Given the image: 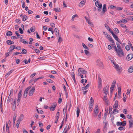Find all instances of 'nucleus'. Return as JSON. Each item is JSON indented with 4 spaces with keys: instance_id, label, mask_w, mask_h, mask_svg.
<instances>
[{
    "instance_id": "nucleus-1",
    "label": "nucleus",
    "mask_w": 133,
    "mask_h": 133,
    "mask_svg": "<svg viewBox=\"0 0 133 133\" xmlns=\"http://www.w3.org/2000/svg\"><path fill=\"white\" fill-rule=\"evenodd\" d=\"M126 123V121H124L122 122H117L116 125L117 126L122 125L123 126H124L125 125Z\"/></svg>"
},
{
    "instance_id": "nucleus-2",
    "label": "nucleus",
    "mask_w": 133,
    "mask_h": 133,
    "mask_svg": "<svg viewBox=\"0 0 133 133\" xmlns=\"http://www.w3.org/2000/svg\"><path fill=\"white\" fill-rule=\"evenodd\" d=\"M116 51V52L118 55L119 56H121V55L124 56V54L123 53V51H122V49H119L118 50L117 49V51Z\"/></svg>"
},
{
    "instance_id": "nucleus-3",
    "label": "nucleus",
    "mask_w": 133,
    "mask_h": 133,
    "mask_svg": "<svg viewBox=\"0 0 133 133\" xmlns=\"http://www.w3.org/2000/svg\"><path fill=\"white\" fill-rule=\"evenodd\" d=\"M116 81H114L112 84L111 87L110 88V91L111 92H113L114 89L115 88L116 84Z\"/></svg>"
},
{
    "instance_id": "nucleus-4",
    "label": "nucleus",
    "mask_w": 133,
    "mask_h": 133,
    "mask_svg": "<svg viewBox=\"0 0 133 133\" xmlns=\"http://www.w3.org/2000/svg\"><path fill=\"white\" fill-rule=\"evenodd\" d=\"M97 63V65L100 67L102 68L103 67V63L100 61L99 59H97L96 61Z\"/></svg>"
},
{
    "instance_id": "nucleus-5",
    "label": "nucleus",
    "mask_w": 133,
    "mask_h": 133,
    "mask_svg": "<svg viewBox=\"0 0 133 133\" xmlns=\"http://www.w3.org/2000/svg\"><path fill=\"white\" fill-rule=\"evenodd\" d=\"M35 88L34 87H33L29 91V95L30 96H32L33 95L34 92H35Z\"/></svg>"
},
{
    "instance_id": "nucleus-6",
    "label": "nucleus",
    "mask_w": 133,
    "mask_h": 133,
    "mask_svg": "<svg viewBox=\"0 0 133 133\" xmlns=\"http://www.w3.org/2000/svg\"><path fill=\"white\" fill-rule=\"evenodd\" d=\"M133 57V54H128L126 57V59L128 61L131 60Z\"/></svg>"
},
{
    "instance_id": "nucleus-7",
    "label": "nucleus",
    "mask_w": 133,
    "mask_h": 133,
    "mask_svg": "<svg viewBox=\"0 0 133 133\" xmlns=\"http://www.w3.org/2000/svg\"><path fill=\"white\" fill-rule=\"evenodd\" d=\"M56 105L57 104L55 103H54L51 106V107L50 108V110L52 111L54 110Z\"/></svg>"
},
{
    "instance_id": "nucleus-8",
    "label": "nucleus",
    "mask_w": 133,
    "mask_h": 133,
    "mask_svg": "<svg viewBox=\"0 0 133 133\" xmlns=\"http://www.w3.org/2000/svg\"><path fill=\"white\" fill-rule=\"evenodd\" d=\"M94 100L92 97H91L90 101V108H92V107H93L94 104Z\"/></svg>"
},
{
    "instance_id": "nucleus-9",
    "label": "nucleus",
    "mask_w": 133,
    "mask_h": 133,
    "mask_svg": "<svg viewBox=\"0 0 133 133\" xmlns=\"http://www.w3.org/2000/svg\"><path fill=\"white\" fill-rule=\"evenodd\" d=\"M111 42V43H112L111 45H112V47L113 48H114L115 50V51H117V49L116 47V46L115 43L114 42V41H112V42Z\"/></svg>"
},
{
    "instance_id": "nucleus-10",
    "label": "nucleus",
    "mask_w": 133,
    "mask_h": 133,
    "mask_svg": "<svg viewBox=\"0 0 133 133\" xmlns=\"http://www.w3.org/2000/svg\"><path fill=\"white\" fill-rule=\"evenodd\" d=\"M107 11L106 10V4H104L103 6V8L102 9V13L104 14L105 12Z\"/></svg>"
},
{
    "instance_id": "nucleus-11",
    "label": "nucleus",
    "mask_w": 133,
    "mask_h": 133,
    "mask_svg": "<svg viewBox=\"0 0 133 133\" xmlns=\"http://www.w3.org/2000/svg\"><path fill=\"white\" fill-rule=\"evenodd\" d=\"M118 107V102L117 101H116L115 102V104L113 106L114 108H116L117 109V108Z\"/></svg>"
},
{
    "instance_id": "nucleus-12",
    "label": "nucleus",
    "mask_w": 133,
    "mask_h": 133,
    "mask_svg": "<svg viewBox=\"0 0 133 133\" xmlns=\"http://www.w3.org/2000/svg\"><path fill=\"white\" fill-rule=\"evenodd\" d=\"M15 49V46L14 45L10 46L9 49V52L12 51Z\"/></svg>"
},
{
    "instance_id": "nucleus-13",
    "label": "nucleus",
    "mask_w": 133,
    "mask_h": 133,
    "mask_svg": "<svg viewBox=\"0 0 133 133\" xmlns=\"http://www.w3.org/2000/svg\"><path fill=\"white\" fill-rule=\"evenodd\" d=\"M112 34L115 39L117 41H118L119 38L117 36L114 32H112Z\"/></svg>"
},
{
    "instance_id": "nucleus-14",
    "label": "nucleus",
    "mask_w": 133,
    "mask_h": 133,
    "mask_svg": "<svg viewBox=\"0 0 133 133\" xmlns=\"http://www.w3.org/2000/svg\"><path fill=\"white\" fill-rule=\"evenodd\" d=\"M22 92V90H21L19 91L18 93V99L20 100L21 99V97H22V94H21Z\"/></svg>"
},
{
    "instance_id": "nucleus-15",
    "label": "nucleus",
    "mask_w": 133,
    "mask_h": 133,
    "mask_svg": "<svg viewBox=\"0 0 133 133\" xmlns=\"http://www.w3.org/2000/svg\"><path fill=\"white\" fill-rule=\"evenodd\" d=\"M55 31V34L56 35L58 36H59V30L57 28H55L54 29Z\"/></svg>"
},
{
    "instance_id": "nucleus-16",
    "label": "nucleus",
    "mask_w": 133,
    "mask_h": 133,
    "mask_svg": "<svg viewBox=\"0 0 133 133\" xmlns=\"http://www.w3.org/2000/svg\"><path fill=\"white\" fill-rule=\"evenodd\" d=\"M79 106H78L77 107V110L76 111L77 114V117H78L79 116V113H80V110H79Z\"/></svg>"
},
{
    "instance_id": "nucleus-17",
    "label": "nucleus",
    "mask_w": 133,
    "mask_h": 133,
    "mask_svg": "<svg viewBox=\"0 0 133 133\" xmlns=\"http://www.w3.org/2000/svg\"><path fill=\"white\" fill-rule=\"evenodd\" d=\"M129 128H131L132 127V126L133 125V120H129Z\"/></svg>"
},
{
    "instance_id": "nucleus-18",
    "label": "nucleus",
    "mask_w": 133,
    "mask_h": 133,
    "mask_svg": "<svg viewBox=\"0 0 133 133\" xmlns=\"http://www.w3.org/2000/svg\"><path fill=\"white\" fill-rule=\"evenodd\" d=\"M6 42L7 44L9 45H11L14 43V42L10 40H8L6 41Z\"/></svg>"
},
{
    "instance_id": "nucleus-19",
    "label": "nucleus",
    "mask_w": 133,
    "mask_h": 133,
    "mask_svg": "<svg viewBox=\"0 0 133 133\" xmlns=\"http://www.w3.org/2000/svg\"><path fill=\"white\" fill-rule=\"evenodd\" d=\"M89 84L88 83L85 87H82V90H85L87 89L89 87Z\"/></svg>"
},
{
    "instance_id": "nucleus-20",
    "label": "nucleus",
    "mask_w": 133,
    "mask_h": 133,
    "mask_svg": "<svg viewBox=\"0 0 133 133\" xmlns=\"http://www.w3.org/2000/svg\"><path fill=\"white\" fill-rule=\"evenodd\" d=\"M11 96L10 95V94L9 95V96L8 99L7 101V102L8 103H9L10 101L11 102V99H12V100H13V98H11Z\"/></svg>"
},
{
    "instance_id": "nucleus-21",
    "label": "nucleus",
    "mask_w": 133,
    "mask_h": 133,
    "mask_svg": "<svg viewBox=\"0 0 133 133\" xmlns=\"http://www.w3.org/2000/svg\"><path fill=\"white\" fill-rule=\"evenodd\" d=\"M12 35V33L10 31H8L7 32L6 35L8 36H10Z\"/></svg>"
},
{
    "instance_id": "nucleus-22",
    "label": "nucleus",
    "mask_w": 133,
    "mask_h": 133,
    "mask_svg": "<svg viewBox=\"0 0 133 133\" xmlns=\"http://www.w3.org/2000/svg\"><path fill=\"white\" fill-rule=\"evenodd\" d=\"M102 6V4L101 3L99 4V6H98L97 8L98 10L99 11H100L101 10Z\"/></svg>"
},
{
    "instance_id": "nucleus-23",
    "label": "nucleus",
    "mask_w": 133,
    "mask_h": 133,
    "mask_svg": "<svg viewBox=\"0 0 133 133\" xmlns=\"http://www.w3.org/2000/svg\"><path fill=\"white\" fill-rule=\"evenodd\" d=\"M23 118L24 115L23 114H22L20 115L18 120H19L20 121H21L23 119Z\"/></svg>"
},
{
    "instance_id": "nucleus-24",
    "label": "nucleus",
    "mask_w": 133,
    "mask_h": 133,
    "mask_svg": "<svg viewBox=\"0 0 133 133\" xmlns=\"http://www.w3.org/2000/svg\"><path fill=\"white\" fill-rule=\"evenodd\" d=\"M21 53L23 54H26L27 53V51L25 49H23L22 50V52Z\"/></svg>"
},
{
    "instance_id": "nucleus-25",
    "label": "nucleus",
    "mask_w": 133,
    "mask_h": 133,
    "mask_svg": "<svg viewBox=\"0 0 133 133\" xmlns=\"http://www.w3.org/2000/svg\"><path fill=\"white\" fill-rule=\"evenodd\" d=\"M123 101L124 102H126L127 99V96L126 95L123 93Z\"/></svg>"
},
{
    "instance_id": "nucleus-26",
    "label": "nucleus",
    "mask_w": 133,
    "mask_h": 133,
    "mask_svg": "<svg viewBox=\"0 0 133 133\" xmlns=\"http://www.w3.org/2000/svg\"><path fill=\"white\" fill-rule=\"evenodd\" d=\"M117 71L119 73L121 72L122 68L121 67H118V68L116 69Z\"/></svg>"
},
{
    "instance_id": "nucleus-27",
    "label": "nucleus",
    "mask_w": 133,
    "mask_h": 133,
    "mask_svg": "<svg viewBox=\"0 0 133 133\" xmlns=\"http://www.w3.org/2000/svg\"><path fill=\"white\" fill-rule=\"evenodd\" d=\"M128 72L130 73H131L133 71V67L132 66H130L128 70Z\"/></svg>"
},
{
    "instance_id": "nucleus-28",
    "label": "nucleus",
    "mask_w": 133,
    "mask_h": 133,
    "mask_svg": "<svg viewBox=\"0 0 133 133\" xmlns=\"http://www.w3.org/2000/svg\"><path fill=\"white\" fill-rule=\"evenodd\" d=\"M82 45L83 46V47L85 49H87L88 50H89V48H88L84 43H82Z\"/></svg>"
},
{
    "instance_id": "nucleus-29",
    "label": "nucleus",
    "mask_w": 133,
    "mask_h": 133,
    "mask_svg": "<svg viewBox=\"0 0 133 133\" xmlns=\"http://www.w3.org/2000/svg\"><path fill=\"white\" fill-rule=\"evenodd\" d=\"M98 83L102 84V80L100 77V76L98 75Z\"/></svg>"
},
{
    "instance_id": "nucleus-30",
    "label": "nucleus",
    "mask_w": 133,
    "mask_h": 133,
    "mask_svg": "<svg viewBox=\"0 0 133 133\" xmlns=\"http://www.w3.org/2000/svg\"><path fill=\"white\" fill-rule=\"evenodd\" d=\"M30 30L31 31V32H34L35 30V27L34 26H33V27H31L30 28Z\"/></svg>"
},
{
    "instance_id": "nucleus-31",
    "label": "nucleus",
    "mask_w": 133,
    "mask_h": 133,
    "mask_svg": "<svg viewBox=\"0 0 133 133\" xmlns=\"http://www.w3.org/2000/svg\"><path fill=\"white\" fill-rule=\"evenodd\" d=\"M85 2V0H83L82 1H81L79 4H81L82 5L81 6H82L83 5H84Z\"/></svg>"
},
{
    "instance_id": "nucleus-32",
    "label": "nucleus",
    "mask_w": 133,
    "mask_h": 133,
    "mask_svg": "<svg viewBox=\"0 0 133 133\" xmlns=\"http://www.w3.org/2000/svg\"><path fill=\"white\" fill-rule=\"evenodd\" d=\"M107 38L111 42L114 41L110 36H109L107 37Z\"/></svg>"
},
{
    "instance_id": "nucleus-33",
    "label": "nucleus",
    "mask_w": 133,
    "mask_h": 133,
    "mask_svg": "<svg viewBox=\"0 0 133 133\" xmlns=\"http://www.w3.org/2000/svg\"><path fill=\"white\" fill-rule=\"evenodd\" d=\"M17 117V115L16 114H15L14 115V117L13 118V123L14 124L15 123V122L16 121V118Z\"/></svg>"
},
{
    "instance_id": "nucleus-34",
    "label": "nucleus",
    "mask_w": 133,
    "mask_h": 133,
    "mask_svg": "<svg viewBox=\"0 0 133 133\" xmlns=\"http://www.w3.org/2000/svg\"><path fill=\"white\" fill-rule=\"evenodd\" d=\"M27 19L28 17L26 16H24L23 17L22 21H25Z\"/></svg>"
},
{
    "instance_id": "nucleus-35",
    "label": "nucleus",
    "mask_w": 133,
    "mask_h": 133,
    "mask_svg": "<svg viewBox=\"0 0 133 133\" xmlns=\"http://www.w3.org/2000/svg\"><path fill=\"white\" fill-rule=\"evenodd\" d=\"M114 30L115 32V34H118L119 32V31L117 28H114Z\"/></svg>"
},
{
    "instance_id": "nucleus-36",
    "label": "nucleus",
    "mask_w": 133,
    "mask_h": 133,
    "mask_svg": "<svg viewBox=\"0 0 133 133\" xmlns=\"http://www.w3.org/2000/svg\"><path fill=\"white\" fill-rule=\"evenodd\" d=\"M59 112H58L56 114L55 117L56 119H58L59 118Z\"/></svg>"
},
{
    "instance_id": "nucleus-37",
    "label": "nucleus",
    "mask_w": 133,
    "mask_h": 133,
    "mask_svg": "<svg viewBox=\"0 0 133 133\" xmlns=\"http://www.w3.org/2000/svg\"><path fill=\"white\" fill-rule=\"evenodd\" d=\"M27 94L28 92L25 91L23 94L24 97L25 98H26L27 96Z\"/></svg>"
},
{
    "instance_id": "nucleus-38",
    "label": "nucleus",
    "mask_w": 133,
    "mask_h": 133,
    "mask_svg": "<svg viewBox=\"0 0 133 133\" xmlns=\"http://www.w3.org/2000/svg\"><path fill=\"white\" fill-rule=\"evenodd\" d=\"M116 44L118 50L121 49V46L120 45V44H119L117 42Z\"/></svg>"
},
{
    "instance_id": "nucleus-39",
    "label": "nucleus",
    "mask_w": 133,
    "mask_h": 133,
    "mask_svg": "<svg viewBox=\"0 0 133 133\" xmlns=\"http://www.w3.org/2000/svg\"><path fill=\"white\" fill-rule=\"evenodd\" d=\"M102 87V84L101 83H98V88L99 90H101V89Z\"/></svg>"
},
{
    "instance_id": "nucleus-40",
    "label": "nucleus",
    "mask_w": 133,
    "mask_h": 133,
    "mask_svg": "<svg viewBox=\"0 0 133 133\" xmlns=\"http://www.w3.org/2000/svg\"><path fill=\"white\" fill-rule=\"evenodd\" d=\"M0 107L1 109V111L2 112H3V108H2V98H1V102L0 104Z\"/></svg>"
},
{
    "instance_id": "nucleus-41",
    "label": "nucleus",
    "mask_w": 133,
    "mask_h": 133,
    "mask_svg": "<svg viewBox=\"0 0 133 133\" xmlns=\"http://www.w3.org/2000/svg\"><path fill=\"white\" fill-rule=\"evenodd\" d=\"M133 13L131 12L128 11L127 13H126V15H133Z\"/></svg>"
},
{
    "instance_id": "nucleus-42",
    "label": "nucleus",
    "mask_w": 133,
    "mask_h": 133,
    "mask_svg": "<svg viewBox=\"0 0 133 133\" xmlns=\"http://www.w3.org/2000/svg\"><path fill=\"white\" fill-rule=\"evenodd\" d=\"M123 9V8H121L120 7H116L115 9L117 10H121Z\"/></svg>"
},
{
    "instance_id": "nucleus-43",
    "label": "nucleus",
    "mask_w": 133,
    "mask_h": 133,
    "mask_svg": "<svg viewBox=\"0 0 133 133\" xmlns=\"http://www.w3.org/2000/svg\"><path fill=\"white\" fill-rule=\"evenodd\" d=\"M84 51L86 55H89L90 54V53L87 50H85Z\"/></svg>"
},
{
    "instance_id": "nucleus-44",
    "label": "nucleus",
    "mask_w": 133,
    "mask_h": 133,
    "mask_svg": "<svg viewBox=\"0 0 133 133\" xmlns=\"http://www.w3.org/2000/svg\"><path fill=\"white\" fill-rule=\"evenodd\" d=\"M104 101L105 102L106 104H107L108 105H109L108 99L107 98H106L105 99V101Z\"/></svg>"
},
{
    "instance_id": "nucleus-45",
    "label": "nucleus",
    "mask_w": 133,
    "mask_h": 133,
    "mask_svg": "<svg viewBox=\"0 0 133 133\" xmlns=\"http://www.w3.org/2000/svg\"><path fill=\"white\" fill-rule=\"evenodd\" d=\"M123 19L122 20V23H125L127 22L128 21L127 19Z\"/></svg>"
},
{
    "instance_id": "nucleus-46",
    "label": "nucleus",
    "mask_w": 133,
    "mask_h": 133,
    "mask_svg": "<svg viewBox=\"0 0 133 133\" xmlns=\"http://www.w3.org/2000/svg\"><path fill=\"white\" fill-rule=\"evenodd\" d=\"M21 3L22 4V7L23 8H24L25 6V2L23 0H22Z\"/></svg>"
},
{
    "instance_id": "nucleus-47",
    "label": "nucleus",
    "mask_w": 133,
    "mask_h": 133,
    "mask_svg": "<svg viewBox=\"0 0 133 133\" xmlns=\"http://www.w3.org/2000/svg\"><path fill=\"white\" fill-rule=\"evenodd\" d=\"M110 8L111 9H115L116 8V6L113 5H110Z\"/></svg>"
},
{
    "instance_id": "nucleus-48",
    "label": "nucleus",
    "mask_w": 133,
    "mask_h": 133,
    "mask_svg": "<svg viewBox=\"0 0 133 133\" xmlns=\"http://www.w3.org/2000/svg\"><path fill=\"white\" fill-rule=\"evenodd\" d=\"M87 22H88V24L90 26H93V24L92 23L90 22L89 20H88V21Z\"/></svg>"
},
{
    "instance_id": "nucleus-49",
    "label": "nucleus",
    "mask_w": 133,
    "mask_h": 133,
    "mask_svg": "<svg viewBox=\"0 0 133 133\" xmlns=\"http://www.w3.org/2000/svg\"><path fill=\"white\" fill-rule=\"evenodd\" d=\"M16 63L17 64H18L19 63L20 61V60L18 59H16Z\"/></svg>"
},
{
    "instance_id": "nucleus-50",
    "label": "nucleus",
    "mask_w": 133,
    "mask_h": 133,
    "mask_svg": "<svg viewBox=\"0 0 133 133\" xmlns=\"http://www.w3.org/2000/svg\"><path fill=\"white\" fill-rule=\"evenodd\" d=\"M60 10V8H59V9L58 8H55L54 9V10L56 12H59V10Z\"/></svg>"
},
{
    "instance_id": "nucleus-51",
    "label": "nucleus",
    "mask_w": 133,
    "mask_h": 133,
    "mask_svg": "<svg viewBox=\"0 0 133 133\" xmlns=\"http://www.w3.org/2000/svg\"><path fill=\"white\" fill-rule=\"evenodd\" d=\"M94 113L95 115V116H96L98 113V111L94 110Z\"/></svg>"
},
{
    "instance_id": "nucleus-52",
    "label": "nucleus",
    "mask_w": 133,
    "mask_h": 133,
    "mask_svg": "<svg viewBox=\"0 0 133 133\" xmlns=\"http://www.w3.org/2000/svg\"><path fill=\"white\" fill-rule=\"evenodd\" d=\"M124 128V127L121 126L118 128V129L120 130H123Z\"/></svg>"
},
{
    "instance_id": "nucleus-53",
    "label": "nucleus",
    "mask_w": 133,
    "mask_h": 133,
    "mask_svg": "<svg viewBox=\"0 0 133 133\" xmlns=\"http://www.w3.org/2000/svg\"><path fill=\"white\" fill-rule=\"evenodd\" d=\"M120 116L123 119H125V117L123 114H121L120 115Z\"/></svg>"
},
{
    "instance_id": "nucleus-54",
    "label": "nucleus",
    "mask_w": 133,
    "mask_h": 133,
    "mask_svg": "<svg viewBox=\"0 0 133 133\" xmlns=\"http://www.w3.org/2000/svg\"><path fill=\"white\" fill-rule=\"evenodd\" d=\"M46 81H47V82L50 83H52L53 82V81H52L51 79H48L46 80Z\"/></svg>"
},
{
    "instance_id": "nucleus-55",
    "label": "nucleus",
    "mask_w": 133,
    "mask_h": 133,
    "mask_svg": "<svg viewBox=\"0 0 133 133\" xmlns=\"http://www.w3.org/2000/svg\"><path fill=\"white\" fill-rule=\"evenodd\" d=\"M118 110H116V109L115 108V109H114V110L113 111L111 112V114H113L115 112H117V113L118 112Z\"/></svg>"
},
{
    "instance_id": "nucleus-56",
    "label": "nucleus",
    "mask_w": 133,
    "mask_h": 133,
    "mask_svg": "<svg viewBox=\"0 0 133 133\" xmlns=\"http://www.w3.org/2000/svg\"><path fill=\"white\" fill-rule=\"evenodd\" d=\"M19 30L20 31V33L21 34H22L23 33V31L21 28H19Z\"/></svg>"
},
{
    "instance_id": "nucleus-57",
    "label": "nucleus",
    "mask_w": 133,
    "mask_h": 133,
    "mask_svg": "<svg viewBox=\"0 0 133 133\" xmlns=\"http://www.w3.org/2000/svg\"><path fill=\"white\" fill-rule=\"evenodd\" d=\"M15 21L17 23H21V22H19L20 21V20L18 19H16L15 20Z\"/></svg>"
},
{
    "instance_id": "nucleus-58",
    "label": "nucleus",
    "mask_w": 133,
    "mask_h": 133,
    "mask_svg": "<svg viewBox=\"0 0 133 133\" xmlns=\"http://www.w3.org/2000/svg\"><path fill=\"white\" fill-rule=\"evenodd\" d=\"M13 71L14 70H11L8 73H6V74H8L9 76Z\"/></svg>"
},
{
    "instance_id": "nucleus-59",
    "label": "nucleus",
    "mask_w": 133,
    "mask_h": 133,
    "mask_svg": "<svg viewBox=\"0 0 133 133\" xmlns=\"http://www.w3.org/2000/svg\"><path fill=\"white\" fill-rule=\"evenodd\" d=\"M62 41V38H61L60 36L59 37V38L58 39V42H59L60 43Z\"/></svg>"
},
{
    "instance_id": "nucleus-60",
    "label": "nucleus",
    "mask_w": 133,
    "mask_h": 133,
    "mask_svg": "<svg viewBox=\"0 0 133 133\" xmlns=\"http://www.w3.org/2000/svg\"><path fill=\"white\" fill-rule=\"evenodd\" d=\"M121 26L123 28H127L126 26L123 24H121Z\"/></svg>"
},
{
    "instance_id": "nucleus-61",
    "label": "nucleus",
    "mask_w": 133,
    "mask_h": 133,
    "mask_svg": "<svg viewBox=\"0 0 133 133\" xmlns=\"http://www.w3.org/2000/svg\"><path fill=\"white\" fill-rule=\"evenodd\" d=\"M83 69L82 68H79L78 69V72H82V70H83Z\"/></svg>"
},
{
    "instance_id": "nucleus-62",
    "label": "nucleus",
    "mask_w": 133,
    "mask_h": 133,
    "mask_svg": "<svg viewBox=\"0 0 133 133\" xmlns=\"http://www.w3.org/2000/svg\"><path fill=\"white\" fill-rule=\"evenodd\" d=\"M125 48L128 51L129 50V49H130L129 46L128 45H126L125 46Z\"/></svg>"
},
{
    "instance_id": "nucleus-63",
    "label": "nucleus",
    "mask_w": 133,
    "mask_h": 133,
    "mask_svg": "<svg viewBox=\"0 0 133 133\" xmlns=\"http://www.w3.org/2000/svg\"><path fill=\"white\" fill-rule=\"evenodd\" d=\"M12 105V110L13 111H15V109L16 105H14V104H13Z\"/></svg>"
},
{
    "instance_id": "nucleus-64",
    "label": "nucleus",
    "mask_w": 133,
    "mask_h": 133,
    "mask_svg": "<svg viewBox=\"0 0 133 133\" xmlns=\"http://www.w3.org/2000/svg\"><path fill=\"white\" fill-rule=\"evenodd\" d=\"M95 5L97 6L98 7L99 6V4L98 3V1H96L95 3Z\"/></svg>"
}]
</instances>
